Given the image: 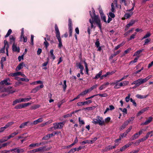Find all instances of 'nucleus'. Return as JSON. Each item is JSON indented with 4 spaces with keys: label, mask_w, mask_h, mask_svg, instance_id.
<instances>
[{
    "label": "nucleus",
    "mask_w": 153,
    "mask_h": 153,
    "mask_svg": "<svg viewBox=\"0 0 153 153\" xmlns=\"http://www.w3.org/2000/svg\"><path fill=\"white\" fill-rule=\"evenodd\" d=\"M92 11L93 12L92 14L91 13V11L90 12V13L91 17V19H90L89 20V22L91 24V28H95L96 27L94 25L95 23L101 30V24L100 22L99 17L95 15L94 9H92Z\"/></svg>",
    "instance_id": "obj_1"
},
{
    "label": "nucleus",
    "mask_w": 153,
    "mask_h": 153,
    "mask_svg": "<svg viewBox=\"0 0 153 153\" xmlns=\"http://www.w3.org/2000/svg\"><path fill=\"white\" fill-rule=\"evenodd\" d=\"M152 75H149L146 78L142 79V78L139 79L137 80L134 81L132 83L131 85L135 84L136 86H139L141 84L145 82L151 78Z\"/></svg>",
    "instance_id": "obj_2"
},
{
    "label": "nucleus",
    "mask_w": 153,
    "mask_h": 153,
    "mask_svg": "<svg viewBox=\"0 0 153 153\" xmlns=\"http://www.w3.org/2000/svg\"><path fill=\"white\" fill-rule=\"evenodd\" d=\"M92 123L95 124H98L100 126L105 125V121L102 117L97 116L96 118L93 119Z\"/></svg>",
    "instance_id": "obj_3"
},
{
    "label": "nucleus",
    "mask_w": 153,
    "mask_h": 153,
    "mask_svg": "<svg viewBox=\"0 0 153 153\" xmlns=\"http://www.w3.org/2000/svg\"><path fill=\"white\" fill-rule=\"evenodd\" d=\"M55 28L56 32V37L59 42L58 47L59 48H61L62 47V45L61 42V39L60 36V32L56 25H55Z\"/></svg>",
    "instance_id": "obj_4"
},
{
    "label": "nucleus",
    "mask_w": 153,
    "mask_h": 153,
    "mask_svg": "<svg viewBox=\"0 0 153 153\" xmlns=\"http://www.w3.org/2000/svg\"><path fill=\"white\" fill-rule=\"evenodd\" d=\"M64 122H60L58 123H53V127L51 128L52 130H54L55 129H60L62 128L64 124Z\"/></svg>",
    "instance_id": "obj_5"
},
{
    "label": "nucleus",
    "mask_w": 153,
    "mask_h": 153,
    "mask_svg": "<svg viewBox=\"0 0 153 153\" xmlns=\"http://www.w3.org/2000/svg\"><path fill=\"white\" fill-rule=\"evenodd\" d=\"M120 82L119 81V80H117L111 83V85H114V88H119L123 86L122 82Z\"/></svg>",
    "instance_id": "obj_6"
},
{
    "label": "nucleus",
    "mask_w": 153,
    "mask_h": 153,
    "mask_svg": "<svg viewBox=\"0 0 153 153\" xmlns=\"http://www.w3.org/2000/svg\"><path fill=\"white\" fill-rule=\"evenodd\" d=\"M14 123L13 122H10L7 123L6 125L3 127H2L0 128V133L3 132L5 129L7 128L8 127L12 125Z\"/></svg>",
    "instance_id": "obj_7"
},
{
    "label": "nucleus",
    "mask_w": 153,
    "mask_h": 153,
    "mask_svg": "<svg viewBox=\"0 0 153 153\" xmlns=\"http://www.w3.org/2000/svg\"><path fill=\"white\" fill-rule=\"evenodd\" d=\"M13 153H21L24 152V149H19L18 148L12 149L10 150Z\"/></svg>",
    "instance_id": "obj_8"
},
{
    "label": "nucleus",
    "mask_w": 153,
    "mask_h": 153,
    "mask_svg": "<svg viewBox=\"0 0 153 153\" xmlns=\"http://www.w3.org/2000/svg\"><path fill=\"white\" fill-rule=\"evenodd\" d=\"M45 144L44 142H42L39 143H32L30 144L29 146L30 149H33V147H38L41 145H42Z\"/></svg>",
    "instance_id": "obj_9"
},
{
    "label": "nucleus",
    "mask_w": 153,
    "mask_h": 153,
    "mask_svg": "<svg viewBox=\"0 0 153 153\" xmlns=\"http://www.w3.org/2000/svg\"><path fill=\"white\" fill-rule=\"evenodd\" d=\"M10 81L9 78H8L6 79H5L4 80L0 82V84L1 85H8L11 84L10 83L8 82H10Z\"/></svg>",
    "instance_id": "obj_10"
},
{
    "label": "nucleus",
    "mask_w": 153,
    "mask_h": 153,
    "mask_svg": "<svg viewBox=\"0 0 153 153\" xmlns=\"http://www.w3.org/2000/svg\"><path fill=\"white\" fill-rule=\"evenodd\" d=\"M44 87V85L43 84H41V85L39 86H37L35 88H33L31 92L33 93H36L39 90L40 88H42Z\"/></svg>",
    "instance_id": "obj_11"
},
{
    "label": "nucleus",
    "mask_w": 153,
    "mask_h": 153,
    "mask_svg": "<svg viewBox=\"0 0 153 153\" xmlns=\"http://www.w3.org/2000/svg\"><path fill=\"white\" fill-rule=\"evenodd\" d=\"M136 21L135 20H132L125 27V30H127L131 26H132L136 22Z\"/></svg>",
    "instance_id": "obj_12"
},
{
    "label": "nucleus",
    "mask_w": 153,
    "mask_h": 153,
    "mask_svg": "<svg viewBox=\"0 0 153 153\" xmlns=\"http://www.w3.org/2000/svg\"><path fill=\"white\" fill-rule=\"evenodd\" d=\"M133 12H131L129 13H126L124 16V17L122 18V20H124L126 19H127L128 18L130 17L133 14Z\"/></svg>",
    "instance_id": "obj_13"
},
{
    "label": "nucleus",
    "mask_w": 153,
    "mask_h": 153,
    "mask_svg": "<svg viewBox=\"0 0 153 153\" xmlns=\"http://www.w3.org/2000/svg\"><path fill=\"white\" fill-rule=\"evenodd\" d=\"M152 120V118L151 117H150L144 123H142L141 125H146L150 123Z\"/></svg>",
    "instance_id": "obj_14"
},
{
    "label": "nucleus",
    "mask_w": 153,
    "mask_h": 153,
    "mask_svg": "<svg viewBox=\"0 0 153 153\" xmlns=\"http://www.w3.org/2000/svg\"><path fill=\"white\" fill-rule=\"evenodd\" d=\"M149 107L145 108L140 111L137 114V116H139L144 112L148 110Z\"/></svg>",
    "instance_id": "obj_15"
},
{
    "label": "nucleus",
    "mask_w": 153,
    "mask_h": 153,
    "mask_svg": "<svg viewBox=\"0 0 153 153\" xmlns=\"http://www.w3.org/2000/svg\"><path fill=\"white\" fill-rule=\"evenodd\" d=\"M12 50L14 51H17L18 52H19L20 49L19 48H17L16 45L14 43L12 46Z\"/></svg>",
    "instance_id": "obj_16"
},
{
    "label": "nucleus",
    "mask_w": 153,
    "mask_h": 153,
    "mask_svg": "<svg viewBox=\"0 0 153 153\" xmlns=\"http://www.w3.org/2000/svg\"><path fill=\"white\" fill-rule=\"evenodd\" d=\"M25 65V64L23 62L20 63L17 67L16 68V70L18 71L20 70L23 68V66L24 65Z\"/></svg>",
    "instance_id": "obj_17"
},
{
    "label": "nucleus",
    "mask_w": 153,
    "mask_h": 153,
    "mask_svg": "<svg viewBox=\"0 0 153 153\" xmlns=\"http://www.w3.org/2000/svg\"><path fill=\"white\" fill-rule=\"evenodd\" d=\"M37 152H44L47 150L45 147H41L39 148L36 149Z\"/></svg>",
    "instance_id": "obj_18"
},
{
    "label": "nucleus",
    "mask_w": 153,
    "mask_h": 153,
    "mask_svg": "<svg viewBox=\"0 0 153 153\" xmlns=\"http://www.w3.org/2000/svg\"><path fill=\"white\" fill-rule=\"evenodd\" d=\"M22 102H27L30 100L31 99V98L29 97H25L23 98H21Z\"/></svg>",
    "instance_id": "obj_19"
},
{
    "label": "nucleus",
    "mask_w": 153,
    "mask_h": 153,
    "mask_svg": "<svg viewBox=\"0 0 153 153\" xmlns=\"http://www.w3.org/2000/svg\"><path fill=\"white\" fill-rule=\"evenodd\" d=\"M21 102H22L21 98L17 99L15 100H14L13 101V105H15L17 103H19Z\"/></svg>",
    "instance_id": "obj_20"
},
{
    "label": "nucleus",
    "mask_w": 153,
    "mask_h": 153,
    "mask_svg": "<svg viewBox=\"0 0 153 153\" xmlns=\"http://www.w3.org/2000/svg\"><path fill=\"white\" fill-rule=\"evenodd\" d=\"M128 122H125L120 127V130H122L124 129L125 127L128 125Z\"/></svg>",
    "instance_id": "obj_21"
},
{
    "label": "nucleus",
    "mask_w": 153,
    "mask_h": 153,
    "mask_svg": "<svg viewBox=\"0 0 153 153\" xmlns=\"http://www.w3.org/2000/svg\"><path fill=\"white\" fill-rule=\"evenodd\" d=\"M22 74V72H17L11 74H10V76H16Z\"/></svg>",
    "instance_id": "obj_22"
},
{
    "label": "nucleus",
    "mask_w": 153,
    "mask_h": 153,
    "mask_svg": "<svg viewBox=\"0 0 153 153\" xmlns=\"http://www.w3.org/2000/svg\"><path fill=\"white\" fill-rule=\"evenodd\" d=\"M43 121V120L42 118H40L38 119L37 120H36L33 121V123L34 125H36L38 123H40Z\"/></svg>",
    "instance_id": "obj_23"
},
{
    "label": "nucleus",
    "mask_w": 153,
    "mask_h": 153,
    "mask_svg": "<svg viewBox=\"0 0 153 153\" xmlns=\"http://www.w3.org/2000/svg\"><path fill=\"white\" fill-rule=\"evenodd\" d=\"M53 50H51L50 51V58H52L53 60L55 59V56L53 54Z\"/></svg>",
    "instance_id": "obj_24"
},
{
    "label": "nucleus",
    "mask_w": 153,
    "mask_h": 153,
    "mask_svg": "<svg viewBox=\"0 0 153 153\" xmlns=\"http://www.w3.org/2000/svg\"><path fill=\"white\" fill-rule=\"evenodd\" d=\"M102 71H100V72L99 73L97 74L95 77L94 78V79H98L99 77L100 78V77L101 76V75L102 74Z\"/></svg>",
    "instance_id": "obj_25"
},
{
    "label": "nucleus",
    "mask_w": 153,
    "mask_h": 153,
    "mask_svg": "<svg viewBox=\"0 0 153 153\" xmlns=\"http://www.w3.org/2000/svg\"><path fill=\"white\" fill-rule=\"evenodd\" d=\"M40 107V105H34L32 106H31L30 109L31 110H35L36 109L39 108Z\"/></svg>",
    "instance_id": "obj_26"
},
{
    "label": "nucleus",
    "mask_w": 153,
    "mask_h": 153,
    "mask_svg": "<svg viewBox=\"0 0 153 153\" xmlns=\"http://www.w3.org/2000/svg\"><path fill=\"white\" fill-rule=\"evenodd\" d=\"M29 123V121H27L22 123L19 126V128H24L25 126H27V123Z\"/></svg>",
    "instance_id": "obj_27"
},
{
    "label": "nucleus",
    "mask_w": 153,
    "mask_h": 153,
    "mask_svg": "<svg viewBox=\"0 0 153 153\" xmlns=\"http://www.w3.org/2000/svg\"><path fill=\"white\" fill-rule=\"evenodd\" d=\"M21 41H23L24 42H26L27 41V38L26 37H25L24 35L23 36L21 35L20 36Z\"/></svg>",
    "instance_id": "obj_28"
},
{
    "label": "nucleus",
    "mask_w": 153,
    "mask_h": 153,
    "mask_svg": "<svg viewBox=\"0 0 153 153\" xmlns=\"http://www.w3.org/2000/svg\"><path fill=\"white\" fill-rule=\"evenodd\" d=\"M125 43V42H123L120 44L118 45L117 46H116L114 49V50H116L120 48V47L123 46Z\"/></svg>",
    "instance_id": "obj_29"
},
{
    "label": "nucleus",
    "mask_w": 153,
    "mask_h": 153,
    "mask_svg": "<svg viewBox=\"0 0 153 153\" xmlns=\"http://www.w3.org/2000/svg\"><path fill=\"white\" fill-rule=\"evenodd\" d=\"M143 49L140 50L136 52L133 55V56H139L138 55L143 51Z\"/></svg>",
    "instance_id": "obj_30"
},
{
    "label": "nucleus",
    "mask_w": 153,
    "mask_h": 153,
    "mask_svg": "<svg viewBox=\"0 0 153 153\" xmlns=\"http://www.w3.org/2000/svg\"><path fill=\"white\" fill-rule=\"evenodd\" d=\"M109 83L107 82L106 83H105L103 85H102L100 88L99 89L100 90H102L105 88L106 87V86L109 84Z\"/></svg>",
    "instance_id": "obj_31"
},
{
    "label": "nucleus",
    "mask_w": 153,
    "mask_h": 153,
    "mask_svg": "<svg viewBox=\"0 0 153 153\" xmlns=\"http://www.w3.org/2000/svg\"><path fill=\"white\" fill-rule=\"evenodd\" d=\"M18 134V132H13L10 135L8 136V138L10 139L11 138L14 137L15 136L17 135Z\"/></svg>",
    "instance_id": "obj_32"
},
{
    "label": "nucleus",
    "mask_w": 153,
    "mask_h": 153,
    "mask_svg": "<svg viewBox=\"0 0 153 153\" xmlns=\"http://www.w3.org/2000/svg\"><path fill=\"white\" fill-rule=\"evenodd\" d=\"M10 39L11 42L14 43L15 38L12 35L10 36Z\"/></svg>",
    "instance_id": "obj_33"
},
{
    "label": "nucleus",
    "mask_w": 153,
    "mask_h": 153,
    "mask_svg": "<svg viewBox=\"0 0 153 153\" xmlns=\"http://www.w3.org/2000/svg\"><path fill=\"white\" fill-rule=\"evenodd\" d=\"M88 89L82 92L79 96H82L86 95L89 92Z\"/></svg>",
    "instance_id": "obj_34"
},
{
    "label": "nucleus",
    "mask_w": 153,
    "mask_h": 153,
    "mask_svg": "<svg viewBox=\"0 0 153 153\" xmlns=\"http://www.w3.org/2000/svg\"><path fill=\"white\" fill-rule=\"evenodd\" d=\"M151 36V34L150 33L148 32L142 38V40H143L145 39H146V38H147L149 37H150Z\"/></svg>",
    "instance_id": "obj_35"
},
{
    "label": "nucleus",
    "mask_w": 153,
    "mask_h": 153,
    "mask_svg": "<svg viewBox=\"0 0 153 153\" xmlns=\"http://www.w3.org/2000/svg\"><path fill=\"white\" fill-rule=\"evenodd\" d=\"M66 81L65 80L63 81V84L62 85V88H63V90L64 91H65L66 89L67 85L66 84Z\"/></svg>",
    "instance_id": "obj_36"
},
{
    "label": "nucleus",
    "mask_w": 153,
    "mask_h": 153,
    "mask_svg": "<svg viewBox=\"0 0 153 153\" xmlns=\"http://www.w3.org/2000/svg\"><path fill=\"white\" fill-rule=\"evenodd\" d=\"M31 103L30 102H28V103L22 104V108H25L27 107V106L31 105Z\"/></svg>",
    "instance_id": "obj_37"
},
{
    "label": "nucleus",
    "mask_w": 153,
    "mask_h": 153,
    "mask_svg": "<svg viewBox=\"0 0 153 153\" xmlns=\"http://www.w3.org/2000/svg\"><path fill=\"white\" fill-rule=\"evenodd\" d=\"M97 86V85H94L93 86H92L90 88L88 89V90L89 91V92H90L94 89L96 88Z\"/></svg>",
    "instance_id": "obj_38"
},
{
    "label": "nucleus",
    "mask_w": 153,
    "mask_h": 153,
    "mask_svg": "<svg viewBox=\"0 0 153 153\" xmlns=\"http://www.w3.org/2000/svg\"><path fill=\"white\" fill-rule=\"evenodd\" d=\"M22 104H19L15 106V108L16 109H20L22 108Z\"/></svg>",
    "instance_id": "obj_39"
},
{
    "label": "nucleus",
    "mask_w": 153,
    "mask_h": 153,
    "mask_svg": "<svg viewBox=\"0 0 153 153\" xmlns=\"http://www.w3.org/2000/svg\"><path fill=\"white\" fill-rule=\"evenodd\" d=\"M101 19H102L104 22L106 23L107 21L106 20L105 16L104 15L102 14V15H100Z\"/></svg>",
    "instance_id": "obj_40"
},
{
    "label": "nucleus",
    "mask_w": 153,
    "mask_h": 153,
    "mask_svg": "<svg viewBox=\"0 0 153 153\" xmlns=\"http://www.w3.org/2000/svg\"><path fill=\"white\" fill-rule=\"evenodd\" d=\"M69 36H71L72 35V27H68Z\"/></svg>",
    "instance_id": "obj_41"
},
{
    "label": "nucleus",
    "mask_w": 153,
    "mask_h": 153,
    "mask_svg": "<svg viewBox=\"0 0 153 153\" xmlns=\"http://www.w3.org/2000/svg\"><path fill=\"white\" fill-rule=\"evenodd\" d=\"M77 105L79 106H81L86 105L85 101L79 102L77 103Z\"/></svg>",
    "instance_id": "obj_42"
},
{
    "label": "nucleus",
    "mask_w": 153,
    "mask_h": 153,
    "mask_svg": "<svg viewBox=\"0 0 153 153\" xmlns=\"http://www.w3.org/2000/svg\"><path fill=\"white\" fill-rule=\"evenodd\" d=\"M90 141L89 140H86L82 142L81 144L82 145H84L86 143H90Z\"/></svg>",
    "instance_id": "obj_43"
},
{
    "label": "nucleus",
    "mask_w": 153,
    "mask_h": 153,
    "mask_svg": "<svg viewBox=\"0 0 153 153\" xmlns=\"http://www.w3.org/2000/svg\"><path fill=\"white\" fill-rule=\"evenodd\" d=\"M12 32V31L11 29H10L8 30L7 33L6 35L5 36V38H6L7 37H8L11 34Z\"/></svg>",
    "instance_id": "obj_44"
},
{
    "label": "nucleus",
    "mask_w": 153,
    "mask_h": 153,
    "mask_svg": "<svg viewBox=\"0 0 153 153\" xmlns=\"http://www.w3.org/2000/svg\"><path fill=\"white\" fill-rule=\"evenodd\" d=\"M10 143V142L4 143L2 144L1 145H0V147H1V148H2L4 147L5 146H7L8 144H9Z\"/></svg>",
    "instance_id": "obj_45"
},
{
    "label": "nucleus",
    "mask_w": 153,
    "mask_h": 153,
    "mask_svg": "<svg viewBox=\"0 0 153 153\" xmlns=\"http://www.w3.org/2000/svg\"><path fill=\"white\" fill-rule=\"evenodd\" d=\"M128 145H126L124 146L122 148H121L120 149V150L121 151H124L128 147Z\"/></svg>",
    "instance_id": "obj_46"
},
{
    "label": "nucleus",
    "mask_w": 153,
    "mask_h": 153,
    "mask_svg": "<svg viewBox=\"0 0 153 153\" xmlns=\"http://www.w3.org/2000/svg\"><path fill=\"white\" fill-rule=\"evenodd\" d=\"M108 16H110L111 18H114L115 16L113 13L110 12L108 13Z\"/></svg>",
    "instance_id": "obj_47"
},
{
    "label": "nucleus",
    "mask_w": 153,
    "mask_h": 153,
    "mask_svg": "<svg viewBox=\"0 0 153 153\" xmlns=\"http://www.w3.org/2000/svg\"><path fill=\"white\" fill-rule=\"evenodd\" d=\"M4 47H6V48H8L9 46H8V44L7 41L6 40H4Z\"/></svg>",
    "instance_id": "obj_48"
},
{
    "label": "nucleus",
    "mask_w": 153,
    "mask_h": 153,
    "mask_svg": "<svg viewBox=\"0 0 153 153\" xmlns=\"http://www.w3.org/2000/svg\"><path fill=\"white\" fill-rule=\"evenodd\" d=\"M19 79L22 81H25L26 82H27L29 81V79L27 78H20Z\"/></svg>",
    "instance_id": "obj_49"
},
{
    "label": "nucleus",
    "mask_w": 153,
    "mask_h": 153,
    "mask_svg": "<svg viewBox=\"0 0 153 153\" xmlns=\"http://www.w3.org/2000/svg\"><path fill=\"white\" fill-rule=\"evenodd\" d=\"M140 135H138V133H136L134 135L132 136L133 139H135L137 138Z\"/></svg>",
    "instance_id": "obj_50"
},
{
    "label": "nucleus",
    "mask_w": 153,
    "mask_h": 153,
    "mask_svg": "<svg viewBox=\"0 0 153 153\" xmlns=\"http://www.w3.org/2000/svg\"><path fill=\"white\" fill-rule=\"evenodd\" d=\"M111 119L110 117H108L106 118L104 120L105 121V123H108L109 122Z\"/></svg>",
    "instance_id": "obj_51"
},
{
    "label": "nucleus",
    "mask_w": 153,
    "mask_h": 153,
    "mask_svg": "<svg viewBox=\"0 0 153 153\" xmlns=\"http://www.w3.org/2000/svg\"><path fill=\"white\" fill-rule=\"evenodd\" d=\"M56 134V131H54L51 134H49L48 137H52L53 136H54Z\"/></svg>",
    "instance_id": "obj_52"
},
{
    "label": "nucleus",
    "mask_w": 153,
    "mask_h": 153,
    "mask_svg": "<svg viewBox=\"0 0 153 153\" xmlns=\"http://www.w3.org/2000/svg\"><path fill=\"white\" fill-rule=\"evenodd\" d=\"M121 82L123 84V86L126 85L129 83L128 81H125L123 82Z\"/></svg>",
    "instance_id": "obj_53"
},
{
    "label": "nucleus",
    "mask_w": 153,
    "mask_h": 153,
    "mask_svg": "<svg viewBox=\"0 0 153 153\" xmlns=\"http://www.w3.org/2000/svg\"><path fill=\"white\" fill-rule=\"evenodd\" d=\"M121 51L120 50L118 51H117L114 52V53L112 55V57L115 56H116Z\"/></svg>",
    "instance_id": "obj_54"
},
{
    "label": "nucleus",
    "mask_w": 153,
    "mask_h": 153,
    "mask_svg": "<svg viewBox=\"0 0 153 153\" xmlns=\"http://www.w3.org/2000/svg\"><path fill=\"white\" fill-rule=\"evenodd\" d=\"M111 12H115L114 7V3H112L111 4Z\"/></svg>",
    "instance_id": "obj_55"
},
{
    "label": "nucleus",
    "mask_w": 153,
    "mask_h": 153,
    "mask_svg": "<svg viewBox=\"0 0 153 153\" xmlns=\"http://www.w3.org/2000/svg\"><path fill=\"white\" fill-rule=\"evenodd\" d=\"M79 120L80 124L83 125L85 124V122L83 120H81L80 117L79 118Z\"/></svg>",
    "instance_id": "obj_56"
},
{
    "label": "nucleus",
    "mask_w": 153,
    "mask_h": 153,
    "mask_svg": "<svg viewBox=\"0 0 153 153\" xmlns=\"http://www.w3.org/2000/svg\"><path fill=\"white\" fill-rule=\"evenodd\" d=\"M78 66L80 70L84 69V67L80 63H79L78 64Z\"/></svg>",
    "instance_id": "obj_57"
},
{
    "label": "nucleus",
    "mask_w": 153,
    "mask_h": 153,
    "mask_svg": "<svg viewBox=\"0 0 153 153\" xmlns=\"http://www.w3.org/2000/svg\"><path fill=\"white\" fill-rule=\"evenodd\" d=\"M95 45L97 47L100 46V43L98 39H97L96 42L95 43Z\"/></svg>",
    "instance_id": "obj_58"
},
{
    "label": "nucleus",
    "mask_w": 153,
    "mask_h": 153,
    "mask_svg": "<svg viewBox=\"0 0 153 153\" xmlns=\"http://www.w3.org/2000/svg\"><path fill=\"white\" fill-rule=\"evenodd\" d=\"M132 126H130L129 127V128H128L126 131L125 133L127 134L132 129Z\"/></svg>",
    "instance_id": "obj_59"
},
{
    "label": "nucleus",
    "mask_w": 153,
    "mask_h": 153,
    "mask_svg": "<svg viewBox=\"0 0 153 153\" xmlns=\"http://www.w3.org/2000/svg\"><path fill=\"white\" fill-rule=\"evenodd\" d=\"M139 57L140 56H137L136 58L134 59L133 61H131L130 62V63H135L137 61V59H138Z\"/></svg>",
    "instance_id": "obj_60"
},
{
    "label": "nucleus",
    "mask_w": 153,
    "mask_h": 153,
    "mask_svg": "<svg viewBox=\"0 0 153 153\" xmlns=\"http://www.w3.org/2000/svg\"><path fill=\"white\" fill-rule=\"evenodd\" d=\"M131 50V48H129L127 50H125L124 51V53L125 54L128 53Z\"/></svg>",
    "instance_id": "obj_61"
},
{
    "label": "nucleus",
    "mask_w": 153,
    "mask_h": 153,
    "mask_svg": "<svg viewBox=\"0 0 153 153\" xmlns=\"http://www.w3.org/2000/svg\"><path fill=\"white\" fill-rule=\"evenodd\" d=\"M151 41L150 39H147L145 40V43L144 44V45H145L147 44L148 42H149Z\"/></svg>",
    "instance_id": "obj_62"
},
{
    "label": "nucleus",
    "mask_w": 153,
    "mask_h": 153,
    "mask_svg": "<svg viewBox=\"0 0 153 153\" xmlns=\"http://www.w3.org/2000/svg\"><path fill=\"white\" fill-rule=\"evenodd\" d=\"M76 151L75 148L71 149L68 152V153H73Z\"/></svg>",
    "instance_id": "obj_63"
},
{
    "label": "nucleus",
    "mask_w": 153,
    "mask_h": 153,
    "mask_svg": "<svg viewBox=\"0 0 153 153\" xmlns=\"http://www.w3.org/2000/svg\"><path fill=\"white\" fill-rule=\"evenodd\" d=\"M136 33L135 32L133 34H132L130 37V40L134 39L135 38V36H136Z\"/></svg>",
    "instance_id": "obj_64"
}]
</instances>
